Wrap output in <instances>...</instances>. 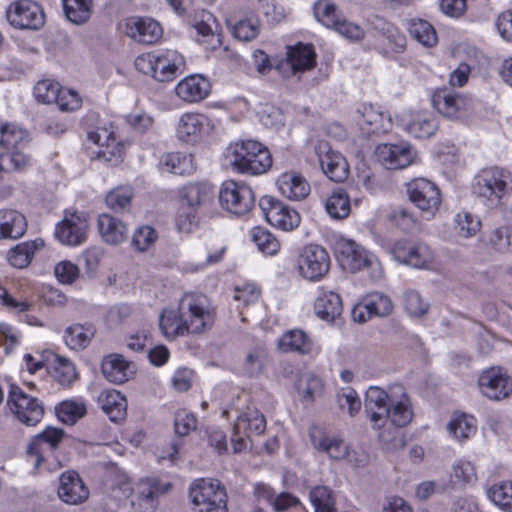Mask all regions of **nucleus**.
Instances as JSON below:
<instances>
[{
	"label": "nucleus",
	"instance_id": "30",
	"mask_svg": "<svg viewBox=\"0 0 512 512\" xmlns=\"http://www.w3.org/2000/svg\"><path fill=\"white\" fill-rule=\"evenodd\" d=\"M101 368L105 378L114 384H122L128 381L135 373V365L118 354L106 357Z\"/></svg>",
	"mask_w": 512,
	"mask_h": 512
},
{
	"label": "nucleus",
	"instance_id": "4",
	"mask_svg": "<svg viewBox=\"0 0 512 512\" xmlns=\"http://www.w3.org/2000/svg\"><path fill=\"white\" fill-rule=\"evenodd\" d=\"M224 158L234 171L245 175H262L272 166L268 148L250 139L231 143L224 152Z\"/></svg>",
	"mask_w": 512,
	"mask_h": 512
},
{
	"label": "nucleus",
	"instance_id": "12",
	"mask_svg": "<svg viewBox=\"0 0 512 512\" xmlns=\"http://www.w3.org/2000/svg\"><path fill=\"white\" fill-rule=\"evenodd\" d=\"M316 54L310 44L298 43L295 46H287V58L280 60L275 65L284 78H288L297 72H304L314 68Z\"/></svg>",
	"mask_w": 512,
	"mask_h": 512
},
{
	"label": "nucleus",
	"instance_id": "47",
	"mask_svg": "<svg viewBox=\"0 0 512 512\" xmlns=\"http://www.w3.org/2000/svg\"><path fill=\"white\" fill-rule=\"evenodd\" d=\"M65 15L75 24L86 22L91 16V0H62Z\"/></svg>",
	"mask_w": 512,
	"mask_h": 512
},
{
	"label": "nucleus",
	"instance_id": "59",
	"mask_svg": "<svg viewBox=\"0 0 512 512\" xmlns=\"http://www.w3.org/2000/svg\"><path fill=\"white\" fill-rule=\"evenodd\" d=\"M259 31V20L256 17H249L237 21L233 26L232 33L238 40L248 42L255 39Z\"/></svg>",
	"mask_w": 512,
	"mask_h": 512
},
{
	"label": "nucleus",
	"instance_id": "8",
	"mask_svg": "<svg viewBox=\"0 0 512 512\" xmlns=\"http://www.w3.org/2000/svg\"><path fill=\"white\" fill-rule=\"evenodd\" d=\"M189 496L198 512H225L227 493L221 482H198L189 489Z\"/></svg>",
	"mask_w": 512,
	"mask_h": 512
},
{
	"label": "nucleus",
	"instance_id": "5",
	"mask_svg": "<svg viewBox=\"0 0 512 512\" xmlns=\"http://www.w3.org/2000/svg\"><path fill=\"white\" fill-rule=\"evenodd\" d=\"M473 192L486 207H500L512 193V174L500 167L482 169L474 178Z\"/></svg>",
	"mask_w": 512,
	"mask_h": 512
},
{
	"label": "nucleus",
	"instance_id": "18",
	"mask_svg": "<svg viewBox=\"0 0 512 512\" xmlns=\"http://www.w3.org/2000/svg\"><path fill=\"white\" fill-rule=\"evenodd\" d=\"M376 155L387 169H404L416 158L415 150L407 142L381 144L376 148Z\"/></svg>",
	"mask_w": 512,
	"mask_h": 512
},
{
	"label": "nucleus",
	"instance_id": "63",
	"mask_svg": "<svg viewBox=\"0 0 512 512\" xmlns=\"http://www.w3.org/2000/svg\"><path fill=\"white\" fill-rule=\"evenodd\" d=\"M490 245L499 252H511L510 226H501L491 231L489 235Z\"/></svg>",
	"mask_w": 512,
	"mask_h": 512
},
{
	"label": "nucleus",
	"instance_id": "37",
	"mask_svg": "<svg viewBox=\"0 0 512 512\" xmlns=\"http://www.w3.org/2000/svg\"><path fill=\"white\" fill-rule=\"evenodd\" d=\"M432 104L439 113L454 119L463 104L462 98L448 90H438L432 96Z\"/></svg>",
	"mask_w": 512,
	"mask_h": 512
},
{
	"label": "nucleus",
	"instance_id": "48",
	"mask_svg": "<svg viewBox=\"0 0 512 512\" xmlns=\"http://www.w3.org/2000/svg\"><path fill=\"white\" fill-rule=\"evenodd\" d=\"M448 431L458 440H466L476 432V420L466 414L455 415L448 424Z\"/></svg>",
	"mask_w": 512,
	"mask_h": 512
},
{
	"label": "nucleus",
	"instance_id": "22",
	"mask_svg": "<svg viewBox=\"0 0 512 512\" xmlns=\"http://www.w3.org/2000/svg\"><path fill=\"white\" fill-rule=\"evenodd\" d=\"M393 254L398 262L414 268H425L433 259L431 249L424 243L398 241L394 245Z\"/></svg>",
	"mask_w": 512,
	"mask_h": 512
},
{
	"label": "nucleus",
	"instance_id": "1",
	"mask_svg": "<svg viewBox=\"0 0 512 512\" xmlns=\"http://www.w3.org/2000/svg\"><path fill=\"white\" fill-rule=\"evenodd\" d=\"M214 322V313L208 298L199 293H187L178 311L165 309L159 317V326L166 338L184 336L186 333H202Z\"/></svg>",
	"mask_w": 512,
	"mask_h": 512
},
{
	"label": "nucleus",
	"instance_id": "42",
	"mask_svg": "<svg viewBox=\"0 0 512 512\" xmlns=\"http://www.w3.org/2000/svg\"><path fill=\"white\" fill-rule=\"evenodd\" d=\"M133 197L134 191L131 186H118L107 193L105 202L112 211L124 213L130 210Z\"/></svg>",
	"mask_w": 512,
	"mask_h": 512
},
{
	"label": "nucleus",
	"instance_id": "54",
	"mask_svg": "<svg viewBox=\"0 0 512 512\" xmlns=\"http://www.w3.org/2000/svg\"><path fill=\"white\" fill-rule=\"evenodd\" d=\"M27 133L14 125H5L0 129V145L7 150L22 149L28 142Z\"/></svg>",
	"mask_w": 512,
	"mask_h": 512
},
{
	"label": "nucleus",
	"instance_id": "16",
	"mask_svg": "<svg viewBox=\"0 0 512 512\" xmlns=\"http://www.w3.org/2000/svg\"><path fill=\"white\" fill-rule=\"evenodd\" d=\"M316 154L324 174L334 182L346 180L349 174V166L346 159L337 151H334L326 141H320L316 148Z\"/></svg>",
	"mask_w": 512,
	"mask_h": 512
},
{
	"label": "nucleus",
	"instance_id": "13",
	"mask_svg": "<svg viewBox=\"0 0 512 512\" xmlns=\"http://www.w3.org/2000/svg\"><path fill=\"white\" fill-rule=\"evenodd\" d=\"M409 199L422 212L433 216L441 204V194L435 183L425 178H416L407 184Z\"/></svg>",
	"mask_w": 512,
	"mask_h": 512
},
{
	"label": "nucleus",
	"instance_id": "9",
	"mask_svg": "<svg viewBox=\"0 0 512 512\" xmlns=\"http://www.w3.org/2000/svg\"><path fill=\"white\" fill-rule=\"evenodd\" d=\"M299 274L309 280H321L330 269V257L322 246L310 244L305 246L297 258Z\"/></svg>",
	"mask_w": 512,
	"mask_h": 512
},
{
	"label": "nucleus",
	"instance_id": "45",
	"mask_svg": "<svg viewBox=\"0 0 512 512\" xmlns=\"http://www.w3.org/2000/svg\"><path fill=\"white\" fill-rule=\"evenodd\" d=\"M454 230L458 237L468 239L475 236L481 228L480 219L467 211L456 214Z\"/></svg>",
	"mask_w": 512,
	"mask_h": 512
},
{
	"label": "nucleus",
	"instance_id": "25",
	"mask_svg": "<svg viewBox=\"0 0 512 512\" xmlns=\"http://www.w3.org/2000/svg\"><path fill=\"white\" fill-rule=\"evenodd\" d=\"M126 34L143 44L157 42L163 34L162 27L151 18H130L126 22Z\"/></svg>",
	"mask_w": 512,
	"mask_h": 512
},
{
	"label": "nucleus",
	"instance_id": "50",
	"mask_svg": "<svg viewBox=\"0 0 512 512\" xmlns=\"http://www.w3.org/2000/svg\"><path fill=\"white\" fill-rule=\"evenodd\" d=\"M310 500L315 512H337L334 492L325 485H319L310 491Z\"/></svg>",
	"mask_w": 512,
	"mask_h": 512
},
{
	"label": "nucleus",
	"instance_id": "62",
	"mask_svg": "<svg viewBox=\"0 0 512 512\" xmlns=\"http://www.w3.org/2000/svg\"><path fill=\"white\" fill-rule=\"evenodd\" d=\"M157 237V232L152 226H141L133 234L132 245L137 250L144 252L156 241Z\"/></svg>",
	"mask_w": 512,
	"mask_h": 512
},
{
	"label": "nucleus",
	"instance_id": "39",
	"mask_svg": "<svg viewBox=\"0 0 512 512\" xmlns=\"http://www.w3.org/2000/svg\"><path fill=\"white\" fill-rule=\"evenodd\" d=\"M213 197L212 187L206 183L189 184L182 191V205L195 209L208 203Z\"/></svg>",
	"mask_w": 512,
	"mask_h": 512
},
{
	"label": "nucleus",
	"instance_id": "7",
	"mask_svg": "<svg viewBox=\"0 0 512 512\" xmlns=\"http://www.w3.org/2000/svg\"><path fill=\"white\" fill-rule=\"evenodd\" d=\"M7 405L15 417L26 426H36L45 413L41 401L26 394L16 385L10 386Z\"/></svg>",
	"mask_w": 512,
	"mask_h": 512
},
{
	"label": "nucleus",
	"instance_id": "3",
	"mask_svg": "<svg viewBox=\"0 0 512 512\" xmlns=\"http://www.w3.org/2000/svg\"><path fill=\"white\" fill-rule=\"evenodd\" d=\"M385 426L378 431V440L386 451L404 447L405 441L400 435V428L408 425L413 419L410 397L401 384L391 386V403L387 410Z\"/></svg>",
	"mask_w": 512,
	"mask_h": 512
},
{
	"label": "nucleus",
	"instance_id": "44",
	"mask_svg": "<svg viewBox=\"0 0 512 512\" xmlns=\"http://www.w3.org/2000/svg\"><path fill=\"white\" fill-rule=\"evenodd\" d=\"M251 241L257 246L258 250L266 255H275L280 250V242L266 228L257 226L250 231Z\"/></svg>",
	"mask_w": 512,
	"mask_h": 512
},
{
	"label": "nucleus",
	"instance_id": "26",
	"mask_svg": "<svg viewBox=\"0 0 512 512\" xmlns=\"http://www.w3.org/2000/svg\"><path fill=\"white\" fill-rule=\"evenodd\" d=\"M210 90V82L199 74L185 77L175 87L176 95L188 103L202 101L209 95Z\"/></svg>",
	"mask_w": 512,
	"mask_h": 512
},
{
	"label": "nucleus",
	"instance_id": "14",
	"mask_svg": "<svg viewBox=\"0 0 512 512\" xmlns=\"http://www.w3.org/2000/svg\"><path fill=\"white\" fill-rule=\"evenodd\" d=\"M259 206L267 222L274 227L291 231L300 224V215L296 210L271 196L262 197Z\"/></svg>",
	"mask_w": 512,
	"mask_h": 512
},
{
	"label": "nucleus",
	"instance_id": "34",
	"mask_svg": "<svg viewBox=\"0 0 512 512\" xmlns=\"http://www.w3.org/2000/svg\"><path fill=\"white\" fill-rule=\"evenodd\" d=\"M315 314L324 321L333 322L343 310L339 294L333 291L320 290L314 302Z\"/></svg>",
	"mask_w": 512,
	"mask_h": 512
},
{
	"label": "nucleus",
	"instance_id": "29",
	"mask_svg": "<svg viewBox=\"0 0 512 512\" xmlns=\"http://www.w3.org/2000/svg\"><path fill=\"white\" fill-rule=\"evenodd\" d=\"M97 228L101 239L107 244L119 245L127 238L126 224L109 213H102L98 216Z\"/></svg>",
	"mask_w": 512,
	"mask_h": 512
},
{
	"label": "nucleus",
	"instance_id": "31",
	"mask_svg": "<svg viewBox=\"0 0 512 512\" xmlns=\"http://www.w3.org/2000/svg\"><path fill=\"white\" fill-rule=\"evenodd\" d=\"M172 488L170 482H135L132 487L133 493L139 505L154 510L158 505L159 497L167 494Z\"/></svg>",
	"mask_w": 512,
	"mask_h": 512
},
{
	"label": "nucleus",
	"instance_id": "41",
	"mask_svg": "<svg viewBox=\"0 0 512 512\" xmlns=\"http://www.w3.org/2000/svg\"><path fill=\"white\" fill-rule=\"evenodd\" d=\"M57 493L63 502L78 505L89 498L90 490L85 482H60Z\"/></svg>",
	"mask_w": 512,
	"mask_h": 512
},
{
	"label": "nucleus",
	"instance_id": "11",
	"mask_svg": "<svg viewBox=\"0 0 512 512\" xmlns=\"http://www.w3.org/2000/svg\"><path fill=\"white\" fill-rule=\"evenodd\" d=\"M8 22L19 29L38 30L45 23V15L36 2L18 0L12 3L6 11Z\"/></svg>",
	"mask_w": 512,
	"mask_h": 512
},
{
	"label": "nucleus",
	"instance_id": "35",
	"mask_svg": "<svg viewBox=\"0 0 512 512\" xmlns=\"http://www.w3.org/2000/svg\"><path fill=\"white\" fill-rule=\"evenodd\" d=\"M98 403L111 421L118 422L125 418L127 400L119 391L103 390L98 396Z\"/></svg>",
	"mask_w": 512,
	"mask_h": 512
},
{
	"label": "nucleus",
	"instance_id": "20",
	"mask_svg": "<svg viewBox=\"0 0 512 512\" xmlns=\"http://www.w3.org/2000/svg\"><path fill=\"white\" fill-rule=\"evenodd\" d=\"M277 347L281 352L295 353L300 356H315L320 352V346L301 329L284 332L277 341Z\"/></svg>",
	"mask_w": 512,
	"mask_h": 512
},
{
	"label": "nucleus",
	"instance_id": "57",
	"mask_svg": "<svg viewBox=\"0 0 512 512\" xmlns=\"http://www.w3.org/2000/svg\"><path fill=\"white\" fill-rule=\"evenodd\" d=\"M363 300L374 316L385 317L393 311V303L390 297L381 292H371Z\"/></svg>",
	"mask_w": 512,
	"mask_h": 512
},
{
	"label": "nucleus",
	"instance_id": "46",
	"mask_svg": "<svg viewBox=\"0 0 512 512\" xmlns=\"http://www.w3.org/2000/svg\"><path fill=\"white\" fill-rule=\"evenodd\" d=\"M51 369L52 377L62 386H70L77 379L75 366L65 357L55 355Z\"/></svg>",
	"mask_w": 512,
	"mask_h": 512
},
{
	"label": "nucleus",
	"instance_id": "15",
	"mask_svg": "<svg viewBox=\"0 0 512 512\" xmlns=\"http://www.w3.org/2000/svg\"><path fill=\"white\" fill-rule=\"evenodd\" d=\"M391 403V386L388 391L370 386L365 395V413L371 426L375 430H381L387 420V410Z\"/></svg>",
	"mask_w": 512,
	"mask_h": 512
},
{
	"label": "nucleus",
	"instance_id": "56",
	"mask_svg": "<svg viewBox=\"0 0 512 512\" xmlns=\"http://www.w3.org/2000/svg\"><path fill=\"white\" fill-rule=\"evenodd\" d=\"M405 46V36L400 33L394 25H392V27L387 30L386 34L382 38L378 39L375 49L385 54L389 51L401 52L404 50Z\"/></svg>",
	"mask_w": 512,
	"mask_h": 512
},
{
	"label": "nucleus",
	"instance_id": "28",
	"mask_svg": "<svg viewBox=\"0 0 512 512\" xmlns=\"http://www.w3.org/2000/svg\"><path fill=\"white\" fill-rule=\"evenodd\" d=\"M266 429L264 415L254 406L247 405L237 416L234 424V435H260Z\"/></svg>",
	"mask_w": 512,
	"mask_h": 512
},
{
	"label": "nucleus",
	"instance_id": "40",
	"mask_svg": "<svg viewBox=\"0 0 512 512\" xmlns=\"http://www.w3.org/2000/svg\"><path fill=\"white\" fill-rule=\"evenodd\" d=\"M43 246L42 240L23 242L10 249L7 255L9 263L19 269L27 267L36 250Z\"/></svg>",
	"mask_w": 512,
	"mask_h": 512
},
{
	"label": "nucleus",
	"instance_id": "36",
	"mask_svg": "<svg viewBox=\"0 0 512 512\" xmlns=\"http://www.w3.org/2000/svg\"><path fill=\"white\" fill-rule=\"evenodd\" d=\"M27 229L25 217L16 210H0V239H17Z\"/></svg>",
	"mask_w": 512,
	"mask_h": 512
},
{
	"label": "nucleus",
	"instance_id": "49",
	"mask_svg": "<svg viewBox=\"0 0 512 512\" xmlns=\"http://www.w3.org/2000/svg\"><path fill=\"white\" fill-rule=\"evenodd\" d=\"M487 496L500 509L512 512V482H495Z\"/></svg>",
	"mask_w": 512,
	"mask_h": 512
},
{
	"label": "nucleus",
	"instance_id": "61",
	"mask_svg": "<svg viewBox=\"0 0 512 512\" xmlns=\"http://www.w3.org/2000/svg\"><path fill=\"white\" fill-rule=\"evenodd\" d=\"M403 305L411 317H421L429 309V304L414 290L406 291L403 295Z\"/></svg>",
	"mask_w": 512,
	"mask_h": 512
},
{
	"label": "nucleus",
	"instance_id": "51",
	"mask_svg": "<svg viewBox=\"0 0 512 512\" xmlns=\"http://www.w3.org/2000/svg\"><path fill=\"white\" fill-rule=\"evenodd\" d=\"M411 36L426 47H432L437 43V34L434 27L422 19L411 20L409 25Z\"/></svg>",
	"mask_w": 512,
	"mask_h": 512
},
{
	"label": "nucleus",
	"instance_id": "52",
	"mask_svg": "<svg viewBox=\"0 0 512 512\" xmlns=\"http://www.w3.org/2000/svg\"><path fill=\"white\" fill-rule=\"evenodd\" d=\"M266 363V350L263 347H254L247 352L242 364V369L244 374L249 377H254L263 372Z\"/></svg>",
	"mask_w": 512,
	"mask_h": 512
},
{
	"label": "nucleus",
	"instance_id": "10",
	"mask_svg": "<svg viewBox=\"0 0 512 512\" xmlns=\"http://www.w3.org/2000/svg\"><path fill=\"white\" fill-rule=\"evenodd\" d=\"M88 228L89 222L86 213L66 211L62 221L56 225L54 234L62 244L78 246L86 241Z\"/></svg>",
	"mask_w": 512,
	"mask_h": 512
},
{
	"label": "nucleus",
	"instance_id": "33",
	"mask_svg": "<svg viewBox=\"0 0 512 512\" xmlns=\"http://www.w3.org/2000/svg\"><path fill=\"white\" fill-rule=\"evenodd\" d=\"M279 192L286 198L299 201L310 193V185L307 180L296 173H284L277 180Z\"/></svg>",
	"mask_w": 512,
	"mask_h": 512
},
{
	"label": "nucleus",
	"instance_id": "19",
	"mask_svg": "<svg viewBox=\"0 0 512 512\" xmlns=\"http://www.w3.org/2000/svg\"><path fill=\"white\" fill-rule=\"evenodd\" d=\"M211 129V121L204 114L186 113L179 120L177 137L183 142L195 144L209 135Z\"/></svg>",
	"mask_w": 512,
	"mask_h": 512
},
{
	"label": "nucleus",
	"instance_id": "23",
	"mask_svg": "<svg viewBox=\"0 0 512 512\" xmlns=\"http://www.w3.org/2000/svg\"><path fill=\"white\" fill-rule=\"evenodd\" d=\"M357 114L358 125L367 135L384 134L391 128L390 116L372 104H363Z\"/></svg>",
	"mask_w": 512,
	"mask_h": 512
},
{
	"label": "nucleus",
	"instance_id": "2",
	"mask_svg": "<svg viewBox=\"0 0 512 512\" xmlns=\"http://www.w3.org/2000/svg\"><path fill=\"white\" fill-rule=\"evenodd\" d=\"M66 436L63 429L47 426L30 439L26 453L28 457L34 459V469L38 471L37 476L53 477L56 474L58 480H81L76 470L62 471L64 465L60 461L46 463V454L58 449Z\"/></svg>",
	"mask_w": 512,
	"mask_h": 512
},
{
	"label": "nucleus",
	"instance_id": "60",
	"mask_svg": "<svg viewBox=\"0 0 512 512\" xmlns=\"http://www.w3.org/2000/svg\"><path fill=\"white\" fill-rule=\"evenodd\" d=\"M62 87L58 82H54L49 79L39 81L34 87L35 98L44 104L55 103L58 99L59 94L62 91Z\"/></svg>",
	"mask_w": 512,
	"mask_h": 512
},
{
	"label": "nucleus",
	"instance_id": "55",
	"mask_svg": "<svg viewBox=\"0 0 512 512\" xmlns=\"http://www.w3.org/2000/svg\"><path fill=\"white\" fill-rule=\"evenodd\" d=\"M316 19L328 28H333L342 18L336 5L329 0H319L314 4Z\"/></svg>",
	"mask_w": 512,
	"mask_h": 512
},
{
	"label": "nucleus",
	"instance_id": "58",
	"mask_svg": "<svg viewBox=\"0 0 512 512\" xmlns=\"http://www.w3.org/2000/svg\"><path fill=\"white\" fill-rule=\"evenodd\" d=\"M58 419L68 425H73L78 419L83 417L86 413V408L83 403L76 401H63L57 408Z\"/></svg>",
	"mask_w": 512,
	"mask_h": 512
},
{
	"label": "nucleus",
	"instance_id": "17",
	"mask_svg": "<svg viewBox=\"0 0 512 512\" xmlns=\"http://www.w3.org/2000/svg\"><path fill=\"white\" fill-rule=\"evenodd\" d=\"M481 393L491 400H502L512 392V379L500 368L485 370L478 380Z\"/></svg>",
	"mask_w": 512,
	"mask_h": 512
},
{
	"label": "nucleus",
	"instance_id": "53",
	"mask_svg": "<svg viewBox=\"0 0 512 512\" xmlns=\"http://www.w3.org/2000/svg\"><path fill=\"white\" fill-rule=\"evenodd\" d=\"M92 336L93 331L91 328L75 324L66 329L64 340L70 349L79 350L88 346Z\"/></svg>",
	"mask_w": 512,
	"mask_h": 512
},
{
	"label": "nucleus",
	"instance_id": "6",
	"mask_svg": "<svg viewBox=\"0 0 512 512\" xmlns=\"http://www.w3.org/2000/svg\"><path fill=\"white\" fill-rule=\"evenodd\" d=\"M219 202L226 211L242 216L255 206V195L250 186L233 180L222 183L219 191Z\"/></svg>",
	"mask_w": 512,
	"mask_h": 512
},
{
	"label": "nucleus",
	"instance_id": "27",
	"mask_svg": "<svg viewBox=\"0 0 512 512\" xmlns=\"http://www.w3.org/2000/svg\"><path fill=\"white\" fill-rule=\"evenodd\" d=\"M155 58V80L159 82L173 80L184 67V58L176 50L155 51Z\"/></svg>",
	"mask_w": 512,
	"mask_h": 512
},
{
	"label": "nucleus",
	"instance_id": "43",
	"mask_svg": "<svg viewBox=\"0 0 512 512\" xmlns=\"http://www.w3.org/2000/svg\"><path fill=\"white\" fill-rule=\"evenodd\" d=\"M327 213L334 219H344L351 211L350 199L347 192L338 188L335 189L325 201Z\"/></svg>",
	"mask_w": 512,
	"mask_h": 512
},
{
	"label": "nucleus",
	"instance_id": "21",
	"mask_svg": "<svg viewBox=\"0 0 512 512\" xmlns=\"http://www.w3.org/2000/svg\"><path fill=\"white\" fill-rule=\"evenodd\" d=\"M336 253L342 265L352 272L372 265L374 255L352 240L342 239L336 244Z\"/></svg>",
	"mask_w": 512,
	"mask_h": 512
},
{
	"label": "nucleus",
	"instance_id": "38",
	"mask_svg": "<svg viewBox=\"0 0 512 512\" xmlns=\"http://www.w3.org/2000/svg\"><path fill=\"white\" fill-rule=\"evenodd\" d=\"M89 141L95 143L98 146L106 147V150H100L98 156L102 157L106 162L117 163L121 160L120 150L114 147L111 151L108 150L110 143H114L115 139L113 133L106 128H97L87 133Z\"/></svg>",
	"mask_w": 512,
	"mask_h": 512
},
{
	"label": "nucleus",
	"instance_id": "64",
	"mask_svg": "<svg viewBox=\"0 0 512 512\" xmlns=\"http://www.w3.org/2000/svg\"><path fill=\"white\" fill-rule=\"evenodd\" d=\"M300 386L303 398L308 401L320 397L324 388L321 378L312 374L303 377L300 381Z\"/></svg>",
	"mask_w": 512,
	"mask_h": 512
},
{
	"label": "nucleus",
	"instance_id": "24",
	"mask_svg": "<svg viewBox=\"0 0 512 512\" xmlns=\"http://www.w3.org/2000/svg\"><path fill=\"white\" fill-rule=\"evenodd\" d=\"M309 436L313 447L326 453L331 459L341 460L348 455V446L345 442L335 436H331L319 426H312L309 429Z\"/></svg>",
	"mask_w": 512,
	"mask_h": 512
},
{
	"label": "nucleus",
	"instance_id": "32",
	"mask_svg": "<svg viewBox=\"0 0 512 512\" xmlns=\"http://www.w3.org/2000/svg\"><path fill=\"white\" fill-rule=\"evenodd\" d=\"M402 126L411 136L426 139L433 136L438 130L437 120L429 113L420 112L402 119Z\"/></svg>",
	"mask_w": 512,
	"mask_h": 512
}]
</instances>
